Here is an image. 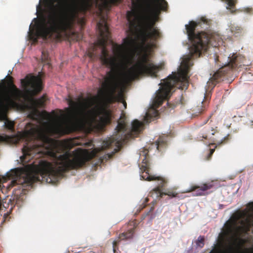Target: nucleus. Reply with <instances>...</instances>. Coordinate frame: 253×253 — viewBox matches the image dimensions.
<instances>
[{"label":"nucleus","instance_id":"nucleus-30","mask_svg":"<svg viewBox=\"0 0 253 253\" xmlns=\"http://www.w3.org/2000/svg\"><path fill=\"white\" fill-rule=\"evenodd\" d=\"M111 157H112V155L108 154L105 156V158L106 159H109L111 158Z\"/></svg>","mask_w":253,"mask_h":253},{"label":"nucleus","instance_id":"nucleus-8","mask_svg":"<svg viewBox=\"0 0 253 253\" xmlns=\"http://www.w3.org/2000/svg\"><path fill=\"white\" fill-rule=\"evenodd\" d=\"M143 156L144 158L140 166L141 172L140 176L143 179L147 181L158 180V186L153 189L149 195V197L156 201L163 196V188L166 186L167 181L162 177L156 176L150 174V168L148 152L146 153H144Z\"/></svg>","mask_w":253,"mask_h":253},{"label":"nucleus","instance_id":"nucleus-17","mask_svg":"<svg viewBox=\"0 0 253 253\" xmlns=\"http://www.w3.org/2000/svg\"><path fill=\"white\" fill-rule=\"evenodd\" d=\"M196 245L197 248H202L205 245V237L200 236L196 241Z\"/></svg>","mask_w":253,"mask_h":253},{"label":"nucleus","instance_id":"nucleus-4","mask_svg":"<svg viewBox=\"0 0 253 253\" xmlns=\"http://www.w3.org/2000/svg\"><path fill=\"white\" fill-rule=\"evenodd\" d=\"M51 6L39 16L40 25L38 35L43 40L52 41L61 40L62 34L71 32L77 41L82 38L81 33L72 32L76 21L83 27L84 19L79 18L78 12H85L88 4L84 0H50Z\"/></svg>","mask_w":253,"mask_h":253},{"label":"nucleus","instance_id":"nucleus-5","mask_svg":"<svg viewBox=\"0 0 253 253\" xmlns=\"http://www.w3.org/2000/svg\"><path fill=\"white\" fill-rule=\"evenodd\" d=\"M24 90L14 84L12 77L0 83V120H5L4 127L11 132H14V123L7 119L6 113L10 106L17 102L24 101L38 107L43 103L42 98L37 99L34 96L42 89V82L39 76L28 75L21 80Z\"/></svg>","mask_w":253,"mask_h":253},{"label":"nucleus","instance_id":"nucleus-12","mask_svg":"<svg viewBox=\"0 0 253 253\" xmlns=\"http://www.w3.org/2000/svg\"><path fill=\"white\" fill-rule=\"evenodd\" d=\"M236 239L234 240V242L231 243L227 248L224 250L221 249H212L210 253H233L235 246L236 244Z\"/></svg>","mask_w":253,"mask_h":253},{"label":"nucleus","instance_id":"nucleus-14","mask_svg":"<svg viewBox=\"0 0 253 253\" xmlns=\"http://www.w3.org/2000/svg\"><path fill=\"white\" fill-rule=\"evenodd\" d=\"M167 145V138L165 137H160L156 141L155 145L159 151L161 150V148L166 147Z\"/></svg>","mask_w":253,"mask_h":253},{"label":"nucleus","instance_id":"nucleus-3","mask_svg":"<svg viewBox=\"0 0 253 253\" xmlns=\"http://www.w3.org/2000/svg\"><path fill=\"white\" fill-rule=\"evenodd\" d=\"M211 20L203 16L197 21H190L189 25L185 26L188 38L192 44L189 48L190 55L183 59L179 72H173L160 84L161 88L158 91L153 100L155 107L158 108L164 100H168L174 88L182 90L188 88V73L190 67L193 65L191 59L200 57L202 50H207L208 45L211 42V35L206 31L211 27Z\"/></svg>","mask_w":253,"mask_h":253},{"label":"nucleus","instance_id":"nucleus-9","mask_svg":"<svg viewBox=\"0 0 253 253\" xmlns=\"http://www.w3.org/2000/svg\"><path fill=\"white\" fill-rule=\"evenodd\" d=\"M234 218L240 224L237 227L238 229L250 231L253 227V202L249 203L245 210L237 211L234 214Z\"/></svg>","mask_w":253,"mask_h":253},{"label":"nucleus","instance_id":"nucleus-23","mask_svg":"<svg viewBox=\"0 0 253 253\" xmlns=\"http://www.w3.org/2000/svg\"><path fill=\"white\" fill-rule=\"evenodd\" d=\"M69 145H71V146H72V145H81L82 144L79 143V142H77L76 140H71L69 142Z\"/></svg>","mask_w":253,"mask_h":253},{"label":"nucleus","instance_id":"nucleus-35","mask_svg":"<svg viewBox=\"0 0 253 253\" xmlns=\"http://www.w3.org/2000/svg\"><path fill=\"white\" fill-rule=\"evenodd\" d=\"M34 41H35V42H37L38 41V40H37V39H35Z\"/></svg>","mask_w":253,"mask_h":253},{"label":"nucleus","instance_id":"nucleus-32","mask_svg":"<svg viewBox=\"0 0 253 253\" xmlns=\"http://www.w3.org/2000/svg\"><path fill=\"white\" fill-rule=\"evenodd\" d=\"M123 104H124V106H125V107L126 108V102L124 101L123 102Z\"/></svg>","mask_w":253,"mask_h":253},{"label":"nucleus","instance_id":"nucleus-11","mask_svg":"<svg viewBox=\"0 0 253 253\" xmlns=\"http://www.w3.org/2000/svg\"><path fill=\"white\" fill-rule=\"evenodd\" d=\"M214 187V182L213 181L207 182L202 184L201 186L193 185L185 192H191L196 191L195 196H202L204 195V192L208 190L211 189Z\"/></svg>","mask_w":253,"mask_h":253},{"label":"nucleus","instance_id":"nucleus-22","mask_svg":"<svg viewBox=\"0 0 253 253\" xmlns=\"http://www.w3.org/2000/svg\"><path fill=\"white\" fill-rule=\"evenodd\" d=\"M151 119H152V116L149 113H147L144 118V121L146 123H148L151 121Z\"/></svg>","mask_w":253,"mask_h":253},{"label":"nucleus","instance_id":"nucleus-28","mask_svg":"<svg viewBox=\"0 0 253 253\" xmlns=\"http://www.w3.org/2000/svg\"><path fill=\"white\" fill-rule=\"evenodd\" d=\"M2 211H4V209L2 206L1 202L0 201V213Z\"/></svg>","mask_w":253,"mask_h":253},{"label":"nucleus","instance_id":"nucleus-13","mask_svg":"<svg viewBox=\"0 0 253 253\" xmlns=\"http://www.w3.org/2000/svg\"><path fill=\"white\" fill-rule=\"evenodd\" d=\"M215 132L216 130L213 127L210 126H206L203 128L200 135H201V137L203 138L207 139L208 136L209 134L214 135Z\"/></svg>","mask_w":253,"mask_h":253},{"label":"nucleus","instance_id":"nucleus-26","mask_svg":"<svg viewBox=\"0 0 253 253\" xmlns=\"http://www.w3.org/2000/svg\"><path fill=\"white\" fill-rule=\"evenodd\" d=\"M111 3L115 4L120 2L121 0H109Z\"/></svg>","mask_w":253,"mask_h":253},{"label":"nucleus","instance_id":"nucleus-1","mask_svg":"<svg viewBox=\"0 0 253 253\" xmlns=\"http://www.w3.org/2000/svg\"><path fill=\"white\" fill-rule=\"evenodd\" d=\"M69 103L71 109L67 108L68 114L76 119L75 121L66 120L56 123L46 122L43 123L44 127L29 123L22 136L0 135V143L17 144L22 137L27 141L22 148L23 155L20 157L23 163H27L36 156L51 157L52 162L40 161L36 172L24 169L39 179L33 183L40 181L41 177L45 178L47 182L55 183L63 176L65 172L81 168L93 157L94 154L87 150L80 148L72 154L66 152L60 154L57 152V146L50 136H61L78 131L85 124L90 128H100L111 123L112 111L103 106H96L90 109L94 104L92 99L79 98L77 102L71 100Z\"/></svg>","mask_w":253,"mask_h":253},{"label":"nucleus","instance_id":"nucleus-7","mask_svg":"<svg viewBox=\"0 0 253 253\" xmlns=\"http://www.w3.org/2000/svg\"><path fill=\"white\" fill-rule=\"evenodd\" d=\"M126 121V115L122 114L115 129L118 134L104 142L106 148H109L114 144L121 146L127 140L137 137L143 129L144 123L136 119L133 121L130 128L128 129Z\"/></svg>","mask_w":253,"mask_h":253},{"label":"nucleus","instance_id":"nucleus-24","mask_svg":"<svg viewBox=\"0 0 253 253\" xmlns=\"http://www.w3.org/2000/svg\"><path fill=\"white\" fill-rule=\"evenodd\" d=\"M94 49H95V47L93 46L92 51H88V55L90 58H93L95 56V54L94 53Z\"/></svg>","mask_w":253,"mask_h":253},{"label":"nucleus","instance_id":"nucleus-10","mask_svg":"<svg viewBox=\"0 0 253 253\" xmlns=\"http://www.w3.org/2000/svg\"><path fill=\"white\" fill-rule=\"evenodd\" d=\"M128 226H130L126 232L120 234L119 236L113 241V248L114 253H119L118 246L121 241L131 239L134 234V230L136 228V222L134 221H130Z\"/></svg>","mask_w":253,"mask_h":253},{"label":"nucleus","instance_id":"nucleus-6","mask_svg":"<svg viewBox=\"0 0 253 253\" xmlns=\"http://www.w3.org/2000/svg\"><path fill=\"white\" fill-rule=\"evenodd\" d=\"M7 177L11 179L8 189L16 187L13 190V196L1 202L4 211H12L15 206L19 207L23 201L24 185H31L35 180H39L32 173L22 169H14L7 173Z\"/></svg>","mask_w":253,"mask_h":253},{"label":"nucleus","instance_id":"nucleus-18","mask_svg":"<svg viewBox=\"0 0 253 253\" xmlns=\"http://www.w3.org/2000/svg\"><path fill=\"white\" fill-rule=\"evenodd\" d=\"M42 114L37 110L33 111L29 116L33 120L38 121L39 118L42 116Z\"/></svg>","mask_w":253,"mask_h":253},{"label":"nucleus","instance_id":"nucleus-21","mask_svg":"<svg viewBox=\"0 0 253 253\" xmlns=\"http://www.w3.org/2000/svg\"><path fill=\"white\" fill-rule=\"evenodd\" d=\"M228 66H230L231 69L235 68L237 66L236 63V60L230 59V61L228 63Z\"/></svg>","mask_w":253,"mask_h":253},{"label":"nucleus","instance_id":"nucleus-20","mask_svg":"<svg viewBox=\"0 0 253 253\" xmlns=\"http://www.w3.org/2000/svg\"><path fill=\"white\" fill-rule=\"evenodd\" d=\"M11 212V211H7L4 214L3 217L4 222H6L9 220L10 218V214Z\"/></svg>","mask_w":253,"mask_h":253},{"label":"nucleus","instance_id":"nucleus-19","mask_svg":"<svg viewBox=\"0 0 253 253\" xmlns=\"http://www.w3.org/2000/svg\"><path fill=\"white\" fill-rule=\"evenodd\" d=\"M163 195H168L171 197H175L177 193L172 190H166L165 192L163 191Z\"/></svg>","mask_w":253,"mask_h":253},{"label":"nucleus","instance_id":"nucleus-27","mask_svg":"<svg viewBox=\"0 0 253 253\" xmlns=\"http://www.w3.org/2000/svg\"><path fill=\"white\" fill-rule=\"evenodd\" d=\"M252 10V8H247L244 10V11L247 13H250Z\"/></svg>","mask_w":253,"mask_h":253},{"label":"nucleus","instance_id":"nucleus-2","mask_svg":"<svg viewBox=\"0 0 253 253\" xmlns=\"http://www.w3.org/2000/svg\"><path fill=\"white\" fill-rule=\"evenodd\" d=\"M168 3L165 0H151L146 7L145 13L141 14L133 8L126 12V18L129 24L128 37L124 39V44H115L113 46L115 56H109L106 45L110 39V33L107 23L102 19L97 24L100 39L97 44L101 47L100 60L102 64L111 69L108 73L109 78L104 84L112 94L115 93L118 87L117 78L120 77L121 83L127 84L139 79L143 76L157 77L159 67L155 65L147 53L143 54L133 65V57L129 55L128 50L140 39L142 42L148 40H155L161 37V33L155 23L161 10H166Z\"/></svg>","mask_w":253,"mask_h":253},{"label":"nucleus","instance_id":"nucleus-34","mask_svg":"<svg viewBox=\"0 0 253 253\" xmlns=\"http://www.w3.org/2000/svg\"><path fill=\"white\" fill-rule=\"evenodd\" d=\"M153 210V208L151 207V210L149 212Z\"/></svg>","mask_w":253,"mask_h":253},{"label":"nucleus","instance_id":"nucleus-16","mask_svg":"<svg viewBox=\"0 0 253 253\" xmlns=\"http://www.w3.org/2000/svg\"><path fill=\"white\" fill-rule=\"evenodd\" d=\"M224 68H221L219 69L216 72H215L213 75L212 79L215 81H217L220 78H221L224 74Z\"/></svg>","mask_w":253,"mask_h":253},{"label":"nucleus","instance_id":"nucleus-31","mask_svg":"<svg viewBox=\"0 0 253 253\" xmlns=\"http://www.w3.org/2000/svg\"><path fill=\"white\" fill-rule=\"evenodd\" d=\"M154 114H155V116H157V115H158V112H157V111H156V110L154 111Z\"/></svg>","mask_w":253,"mask_h":253},{"label":"nucleus","instance_id":"nucleus-29","mask_svg":"<svg viewBox=\"0 0 253 253\" xmlns=\"http://www.w3.org/2000/svg\"><path fill=\"white\" fill-rule=\"evenodd\" d=\"M45 113L46 114L45 119L47 120H49L51 118L50 115L46 112H45Z\"/></svg>","mask_w":253,"mask_h":253},{"label":"nucleus","instance_id":"nucleus-25","mask_svg":"<svg viewBox=\"0 0 253 253\" xmlns=\"http://www.w3.org/2000/svg\"><path fill=\"white\" fill-rule=\"evenodd\" d=\"M214 151V149H210V152L208 154V158H207L208 160H209L211 158V156H212V154L213 153Z\"/></svg>","mask_w":253,"mask_h":253},{"label":"nucleus","instance_id":"nucleus-15","mask_svg":"<svg viewBox=\"0 0 253 253\" xmlns=\"http://www.w3.org/2000/svg\"><path fill=\"white\" fill-rule=\"evenodd\" d=\"M230 31L235 37L239 36L243 33V28L238 26L232 25Z\"/></svg>","mask_w":253,"mask_h":253},{"label":"nucleus","instance_id":"nucleus-36","mask_svg":"<svg viewBox=\"0 0 253 253\" xmlns=\"http://www.w3.org/2000/svg\"><path fill=\"white\" fill-rule=\"evenodd\" d=\"M251 123H252V125H253V121H252Z\"/></svg>","mask_w":253,"mask_h":253},{"label":"nucleus","instance_id":"nucleus-33","mask_svg":"<svg viewBox=\"0 0 253 253\" xmlns=\"http://www.w3.org/2000/svg\"><path fill=\"white\" fill-rule=\"evenodd\" d=\"M41 9V7L40 5V4L37 6V10H38L39 9Z\"/></svg>","mask_w":253,"mask_h":253}]
</instances>
